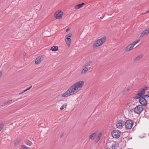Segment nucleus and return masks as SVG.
<instances>
[{
	"mask_svg": "<svg viewBox=\"0 0 149 149\" xmlns=\"http://www.w3.org/2000/svg\"><path fill=\"white\" fill-rule=\"evenodd\" d=\"M149 34V27L143 31L141 33L139 34V36L141 37H143L147 36Z\"/></svg>",
	"mask_w": 149,
	"mask_h": 149,
	"instance_id": "obj_12",
	"label": "nucleus"
},
{
	"mask_svg": "<svg viewBox=\"0 0 149 149\" xmlns=\"http://www.w3.org/2000/svg\"><path fill=\"white\" fill-rule=\"evenodd\" d=\"M144 136H142V138Z\"/></svg>",
	"mask_w": 149,
	"mask_h": 149,
	"instance_id": "obj_37",
	"label": "nucleus"
},
{
	"mask_svg": "<svg viewBox=\"0 0 149 149\" xmlns=\"http://www.w3.org/2000/svg\"><path fill=\"white\" fill-rule=\"evenodd\" d=\"M143 55L142 54H140L137 56L134 59V61H137L140 59H141L143 57Z\"/></svg>",
	"mask_w": 149,
	"mask_h": 149,
	"instance_id": "obj_20",
	"label": "nucleus"
},
{
	"mask_svg": "<svg viewBox=\"0 0 149 149\" xmlns=\"http://www.w3.org/2000/svg\"><path fill=\"white\" fill-rule=\"evenodd\" d=\"M25 143L27 145L29 146H31L33 144L32 143L31 141L29 140H26L25 141Z\"/></svg>",
	"mask_w": 149,
	"mask_h": 149,
	"instance_id": "obj_22",
	"label": "nucleus"
},
{
	"mask_svg": "<svg viewBox=\"0 0 149 149\" xmlns=\"http://www.w3.org/2000/svg\"><path fill=\"white\" fill-rule=\"evenodd\" d=\"M85 84L84 81H80L74 83L70 86L67 90L62 94L63 97H68L73 95L81 90Z\"/></svg>",
	"mask_w": 149,
	"mask_h": 149,
	"instance_id": "obj_1",
	"label": "nucleus"
},
{
	"mask_svg": "<svg viewBox=\"0 0 149 149\" xmlns=\"http://www.w3.org/2000/svg\"><path fill=\"white\" fill-rule=\"evenodd\" d=\"M72 36V33H69L68 35H66L65 36V42L68 46L70 45L71 40V38Z\"/></svg>",
	"mask_w": 149,
	"mask_h": 149,
	"instance_id": "obj_11",
	"label": "nucleus"
},
{
	"mask_svg": "<svg viewBox=\"0 0 149 149\" xmlns=\"http://www.w3.org/2000/svg\"><path fill=\"white\" fill-rule=\"evenodd\" d=\"M142 97H149V94H148L145 95H144L143 96H142Z\"/></svg>",
	"mask_w": 149,
	"mask_h": 149,
	"instance_id": "obj_28",
	"label": "nucleus"
},
{
	"mask_svg": "<svg viewBox=\"0 0 149 149\" xmlns=\"http://www.w3.org/2000/svg\"><path fill=\"white\" fill-rule=\"evenodd\" d=\"M24 56H27V54L26 53H24Z\"/></svg>",
	"mask_w": 149,
	"mask_h": 149,
	"instance_id": "obj_31",
	"label": "nucleus"
},
{
	"mask_svg": "<svg viewBox=\"0 0 149 149\" xmlns=\"http://www.w3.org/2000/svg\"><path fill=\"white\" fill-rule=\"evenodd\" d=\"M32 87V86H31L29 87V88H28L27 89H26V90L27 91V90H29L30 88H31Z\"/></svg>",
	"mask_w": 149,
	"mask_h": 149,
	"instance_id": "obj_29",
	"label": "nucleus"
},
{
	"mask_svg": "<svg viewBox=\"0 0 149 149\" xmlns=\"http://www.w3.org/2000/svg\"><path fill=\"white\" fill-rule=\"evenodd\" d=\"M149 89V87H148V89Z\"/></svg>",
	"mask_w": 149,
	"mask_h": 149,
	"instance_id": "obj_38",
	"label": "nucleus"
},
{
	"mask_svg": "<svg viewBox=\"0 0 149 149\" xmlns=\"http://www.w3.org/2000/svg\"><path fill=\"white\" fill-rule=\"evenodd\" d=\"M125 122L123 120L118 119L116 122V127L118 129H121L123 127Z\"/></svg>",
	"mask_w": 149,
	"mask_h": 149,
	"instance_id": "obj_4",
	"label": "nucleus"
},
{
	"mask_svg": "<svg viewBox=\"0 0 149 149\" xmlns=\"http://www.w3.org/2000/svg\"><path fill=\"white\" fill-rule=\"evenodd\" d=\"M140 41V40H138L136 41H134V42L132 43L133 44L134 46L136 44L139 42Z\"/></svg>",
	"mask_w": 149,
	"mask_h": 149,
	"instance_id": "obj_27",
	"label": "nucleus"
},
{
	"mask_svg": "<svg viewBox=\"0 0 149 149\" xmlns=\"http://www.w3.org/2000/svg\"><path fill=\"white\" fill-rule=\"evenodd\" d=\"M111 134L113 138L117 139L120 136L121 132L118 130H114L112 132Z\"/></svg>",
	"mask_w": 149,
	"mask_h": 149,
	"instance_id": "obj_10",
	"label": "nucleus"
},
{
	"mask_svg": "<svg viewBox=\"0 0 149 149\" xmlns=\"http://www.w3.org/2000/svg\"><path fill=\"white\" fill-rule=\"evenodd\" d=\"M143 109V106L141 105H138L134 109V112L137 114H140Z\"/></svg>",
	"mask_w": 149,
	"mask_h": 149,
	"instance_id": "obj_8",
	"label": "nucleus"
},
{
	"mask_svg": "<svg viewBox=\"0 0 149 149\" xmlns=\"http://www.w3.org/2000/svg\"><path fill=\"white\" fill-rule=\"evenodd\" d=\"M43 57L42 56H39L37 57L35 61V63L36 64H39L43 59Z\"/></svg>",
	"mask_w": 149,
	"mask_h": 149,
	"instance_id": "obj_14",
	"label": "nucleus"
},
{
	"mask_svg": "<svg viewBox=\"0 0 149 149\" xmlns=\"http://www.w3.org/2000/svg\"><path fill=\"white\" fill-rule=\"evenodd\" d=\"M21 149H30V148L27 147L24 145H21Z\"/></svg>",
	"mask_w": 149,
	"mask_h": 149,
	"instance_id": "obj_25",
	"label": "nucleus"
},
{
	"mask_svg": "<svg viewBox=\"0 0 149 149\" xmlns=\"http://www.w3.org/2000/svg\"><path fill=\"white\" fill-rule=\"evenodd\" d=\"M139 102L141 105L145 106L147 103V101L145 98L143 97H142L140 98Z\"/></svg>",
	"mask_w": 149,
	"mask_h": 149,
	"instance_id": "obj_13",
	"label": "nucleus"
},
{
	"mask_svg": "<svg viewBox=\"0 0 149 149\" xmlns=\"http://www.w3.org/2000/svg\"><path fill=\"white\" fill-rule=\"evenodd\" d=\"M91 67L90 63H87L82 67V70L81 72V74H85L89 70Z\"/></svg>",
	"mask_w": 149,
	"mask_h": 149,
	"instance_id": "obj_7",
	"label": "nucleus"
},
{
	"mask_svg": "<svg viewBox=\"0 0 149 149\" xmlns=\"http://www.w3.org/2000/svg\"><path fill=\"white\" fill-rule=\"evenodd\" d=\"M134 47V45L132 43H131L126 47L125 49V51L128 52L130 51L133 49Z\"/></svg>",
	"mask_w": 149,
	"mask_h": 149,
	"instance_id": "obj_16",
	"label": "nucleus"
},
{
	"mask_svg": "<svg viewBox=\"0 0 149 149\" xmlns=\"http://www.w3.org/2000/svg\"><path fill=\"white\" fill-rule=\"evenodd\" d=\"M149 12V10L148 11H146L145 13H148Z\"/></svg>",
	"mask_w": 149,
	"mask_h": 149,
	"instance_id": "obj_35",
	"label": "nucleus"
},
{
	"mask_svg": "<svg viewBox=\"0 0 149 149\" xmlns=\"http://www.w3.org/2000/svg\"><path fill=\"white\" fill-rule=\"evenodd\" d=\"M67 106V104L65 103L62 105L61 107L60 108V109L61 110H62L64 109L65 108H66Z\"/></svg>",
	"mask_w": 149,
	"mask_h": 149,
	"instance_id": "obj_23",
	"label": "nucleus"
},
{
	"mask_svg": "<svg viewBox=\"0 0 149 149\" xmlns=\"http://www.w3.org/2000/svg\"><path fill=\"white\" fill-rule=\"evenodd\" d=\"M12 100H10L8 101L5 102L1 106L2 107L5 106L6 105L10 104L12 102Z\"/></svg>",
	"mask_w": 149,
	"mask_h": 149,
	"instance_id": "obj_19",
	"label": "nucleus"
},
{
	"mask_svg": "<svg viewBox=\"0 0 149 149\" xmlns=\"http://www.w3.org/2000/svg\"><path fill=\"white\" fill-rule=\"evenodd\" d=\"M148 88V87L146 86L144 87V88L138 91V93L136 95L135 98L136 99H139L141 96L142 97V96H143V95L145 94L146 91L147 90Z\"/></svg>",
	"mask_w": 149,
	"mask_h": 149,
	"instance_id": "obj_6",
	"label": "nucleus"
},
{
	"mask_svg": "<svg viewBox=\"0 0 149 149\" xmlns=\"http://www.w3.org/2000/svg\"><path fill=\"white\" fill-rule=\"evenodd\" d=\"M134 124L133 121L130 120H127L125 122V128L127 130H129L132 128Z\"/></svg>",
	"mask_w": 149,
	"mask_h": 149,
	"instance_id": "obj_5",
	"label": "nucleus"
},
{
	"mask_svg": "<svg viewBox=\"0 0 149 149\" xmlns=\"http://www.w3.org/2000/svg\"><path fill=\"white\" fill-rule=\"evenodd\" d=\"M84 4V3H83L81 4H78V5H76L74 7L75 9H78L80 8H81L83 6Z\"/></svg>",
	"mask_w": 149,
	"mask_h": 149,
	"instance_id": "obj_18",
	"label": "nucleus"
},
{
	"mask_svg": "<svg viewBox=\"0 0 149 149\" xmlns=\"http://www.w3.org/2000/svg\"><path fill=\"white\" fill-rule=\"evenodd\" d=\"M3 124L2 123H0V132L3 129Z\"/></svg>",
	"mask_w": 149,
	"mask_h": 149,
	"instance_id": "obj_26",
	"label": "nucleus"
},
{
	"mask_svg": "<svg viewBox=\"0 0 149 149\" xmlns=\"http://www.w3.org/2000/svg\"><path fill=\"white\" fill-rule=\"evenodd\" d=\"M148 136L149 137V133L148 134Z\"/></svg>",
	"mask_w": 149,
	"mask_h": 149,
	"instance_id": "obj_36",
	"label": "nucleus"
},
{
	"mask_svg": "<svg viewBox=\"0 0 149 149\" xmlns=\"http://www.w3.org/2000/svg\"><path fill=\"white\" fill-rule=\"evenodd\" d=\"M24 93V92H23V91L21 92H20L19 93V95H21L22 94V93Z\"/></svg>",
	"mask_w": 149,
	"mask_h": 149,
	"instance_id": "obj_32",
	"label": "nucleus"
},
{
	"mask_svg": "<svg viewBox=\"0 0 149 149\" xmlns=\"http://www.w3.org/2000/svg\"><path fill=\"white\" fill-rule=\"evenodd\" d=\"M2 72H0V77H1L2 75Z\"/></svg>",
	"mask_w": 149,
	"mask_h": 149,
	"instance_id": "obj_33",
	"label": "nucleus"
},
{
	"mask_svg": "<svg viewBox=\"0 0 149 149\" xmlns=\"http://www.w3.org/2000/svg\"><path fill=\"white\" fill-rule=\"evenodd\" d=\"M70 30V28H68L65 31L66 32H68Z\"/></svg>",
	"mask_w": 149,
	"mask_h": 149,
	"instance_id": "obj_30",
	"label": "nucleus"
},
{
	"mask_svg": "<svg viewBox=\"0 0 149 149\" xmlns=\"http://www.w3.org/2000/svg\"><path fill=\"white\" fill-rule=\"evenodd\" d=\"M118 146V143L116 142H114L112 143L110 148L111 149H116Z\"/></svg>",
	"mask_w": 149,
	"mask_h": 149,
	"instance_id": "obj_15",
	"label": "nucleus"
},
{
	"mask_svg": "<svg viewBox=\"0 0 149 149\" xmlns=\"http://www.w3.org/2000/svg\"><path fill=\"white\" fill-rule=\"evenodd\" d=\"M106 38L103 37L100 39H98L94 42L93 45V48L95 49L97 47L100 46L105 42Z\"/></svg>",
	"mask_w": 149,
	"mask_h": 149,
	"instance_id": "obj_2",
	"label": "nucleus"
},
{
	"mask_svg": "<svg viewBox=\"0 0 149 149\" xmlns=\"http://www.w3.org/2000/svg\"><path fill=\"white\" fill-rule=\"evenodd\" d=\"M97 136V138L95 140L96 143H97L100 140L102 136V133L95 132L91 134L89 136V139L91 140L94 139L96 136Z\"/></svg>",
	"mask_w": 149,
	"mask_h": 149,
	"instance_id": "obj_3",
	"label": "nucleus"
},
{
	"mask_svg": "<svg viewBox=\"0 0 149 149\" xmlns=\"http://www.w3.org/2000/svg\"><path fill=\"white\" fill-rule=\"evenodd\" d=\"M27 91V90H26V89H25V90H24L23 91V92L24 93V92H26V91Z\"/></svg>",
	"mask_w": 149,
	"mask_h": 149,
	"instance_id": "obj_34",
	"label": "nucleus"
},
{
	"mask_svg": "<svg viewBox=\"0 0 149 149\" xmlns=\"http://www.w3.org/2000/svg\"><path fill=\"white\" fill-rule=\"evenodd\" d=\"M133 105L131 103H129L126 104V107L129 110L131 111V110H133Z\"/></svg>",
	"mask_w": 149,
	"mask_h": 149,
	"instance_id": "obj_17",
	"label": "nucleus"
},
{
	"mask_svg": "<svg viewBox=\"0 0 149 149\" xmlns=\"http://www.w3.org/2000/svg\"><path fill=\"white\" fill-rule=\"evenodd\" d=\"M58 50V47L57 46H54L52 47L51 49L50 50L53 51H56Z\"/></svg>",
	"mask_w": 149,
	"mask_h": 149,
	"instance_id": "obj_21",
	"label": "nucleus"
},
{
	"mask_svg": "<svg viewBox=\"0 0 149 149\" xmlns=\"http://www.w3.org/2000/svg\"><path fill=\"white\" fill-rule=\"evenodd\" d=\"M20 142V141L19 140H16L14 143V145L15 146H17L19 144V143Z\"/></svg>",
	"mask_w": 149,
	"mask_h": 149,
	"instance_id": "obj_24",
	"label": "nucleus"
},
{
	"mask_svg": "<svg viewBox=\"0 0 149 149\" xmlns=\"http://www.w3.org/2000/svg\"><path fill=\"white\" fill-rule=\"evenodd\" d=\"M63 15V12L61 10H59L56 11L54 14V17L57 19H61Z\"/></svg>",
	"mask_w": 149,
	"mask_h": 149,
	"instance_id": "obj_9",
	"label": "nucleus"
}]
</instances>
